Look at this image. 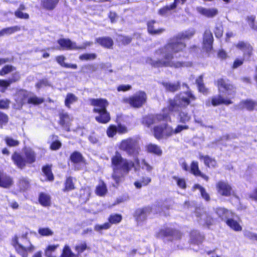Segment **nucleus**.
<instances>
[{
  "label": "nucleus",
  "mask_w": 257,
  "mask_h": 257,
  "mask_svg": "<svg viewBox=\"0 0 257 257\" xmlns=\"http://www.w3.org/2000/svg\"><path fill=\"white\" fill-rule=\"evenodd\" d=\"M73 253L69 246L67 245H65L63 249L62 254L60 257H72Z\"/></svg>",
  "instance_id": "50"
},
{
  "label": "nucleus",
  "mask_w": 257,
  "mask_h": 257,
  "mask_svg": "<svg viewBox=\"0 0 257 257\" xmlns=\"http://www.w3.org/2000/svg\"><path fill=\"white\" fill-rule=\"evenodd\" d=\"M10 104V101L7 99L0 100V109H8Z\"/></svg>",
  "instance_id": "61"
},
{
  "label": "nucleus",
  "mask_w": 257,
  "mask_h": 257,
  "mask_svg": "<svg viewBox=\"0 0 257 257\" xmlns=\"http://www.w3.org/2000/svg\"><path fill=\"white\" fill-rule=\"evenodd\" d=\"M235 47L243 52L245 57H249L251 55L252 48L249 44L240 41L235 45Z\"/></svg>",
  "instance_id": "16"
},
{
  "label": "nucleus",
  "mask_w": 257,
  "mask_h": 257,
  "mask_svg": "<svg viewBox=\"0 0 257 257\" xmlns=\"http://www.w3.org/2000/svg\"><path fill=\"white\" fill-rule=\"evenodd\" d=\"M119 148L128 155L133 156L138 154L140 150L138 141L133 138L122 140L119 144Z\"/></svg>",
  "instance_id": "10"
},
{
  "label": "nucleus",
  "mask_w": 257,
  "mask_h": 257,
  "mask_svg": "<svg viewBox=\"0 0 257 257\" xmlns=\"http://www.w3.org/2000/svg\"><path fill=\"white\" fill-rule=\"evenodd\" d=\"M13 184L12 179L9 176L0 171V187L8 188Z\"/></svg>",
  "instance_id": "19"
},
{
  "label": "nucleus",
  "mask_w": 257,
  "mask_h": 257,
  "mask_svg": "<svg viewBox=\"0 0 257 257\" xmlns=\"http://www.w3.org/2000/svg\"><path fill=\"white\" fill-rule=\"evenodd\" d=\"M147 150L149 152L160 155L162 154V150L159 146L154 144H149L147 146Z\"/></svg>",
  "instance_id": "40"
},
{
  "label": "nucleus",
  "mask_w": 257,
  "mask_h": 257,
  "mask_svg": "<svg viewBox=\"0 0 257 257\" xmlns=\"http://www.w3.org/2000/svg\"><path fill=\"white\" fill-rule=\"evenodd\" d=\"M8 116L7 114L0 112V124L3 125V124H6L8 121Z\"/></svg>",
  "instance_id": "63"
},
{
  "label": "nucleus",
  "mask_w": 257,
  "mask_h": 257,
  "mask_svg": "<svg viewBox=\"0 0 257 257\" xmlns=\"http://www.w3.org/2000/svg\"><path fill=\"white\" fill-rule=\"evenodd\" d=\"M240 222V220L233 213L232 216H230L226 221L227 225L235 231H240L242 230Z\"/></svg>",
  "instance_id": "12"
},
{
  "label": "nucleus",
  "mask_w": 257,
  "mask_h": 257,
  "mask_svg": "<svg viewBox=\"0 0 257 257\" xmlns=\"http://www.w3.org/2000/svg\"><path fill=\"white\" fill-rule=\"evenodd\" d=\"M77 97L72 93H68L67 94L65 100V104L68 107H70V105L74 102L77 101Z\"/></svg>",
  "instance_id": "39"
},
{
  "label": "nucleus",
  "mask_w": 257,
  "mask_h": 257,
  "mask_svg": "<svg viewBox=\"0 0 257 257\" xmlns=\"http://www.w3.org/2000/svg\"><path fill=\"white\" fill-rule=\"evenodd\" d=\"M172 236L175 238H180L181 237V233L178 230H174L170 228H166L165 229H161L157 234V236L159 238L163 237L165 236Z\"/></svg>",
  "instance_id": "14"
},
{
  "label": "nucleus",
  "mask_w": 257,
  "mask_h": 257,
  "mask_svg": "<svg viewBox=\"0 0 257 257\" xmlns=\"http://www.w3.org/2000/svg\"><path fill=\"white\" fill-rule=\"evenodd\" d=\"M179 119L180 122L185 123L190 120V116L187 113L181 111L179 113Z\"/></svg>",
  "instance_id": "45"
},
{
  "label": "nucleus",
  "mask_w": 257,
  "mask_h": 257,
  "mask_svg": "<svg viewBox=\"0 0 257 257\" xmlns=\"http://www.w3.org/2000/svg\"><path fill=\"white\" fill-rule=\"evenodd\" d=\"M29 92L21 90L17 92L15 95V100L19 107H21L24 104L28 103V98Z\"/></svg>",
  "instance_id": "15"
},
{
  "label": "nucleus",
  "mask_w": 257,
  "mask_h": 257,
  "mask_svg": "<svg viewBox=\"0 0 257 257\" xmlns=\"http://www.w3.org/2000/svg\"><path fill=\"white\" fill-rule=\"evenodd\" d=\"M214 34L217 38H220L223 34V27L221 25H217L214 30Z\"/></svg>",
  "instance_id": "58"
},
{
  "label": "nucleus",
  "mask_w": 257,
  "mask_h": 257,
  "mask_svg": "<svg viewBox=\"0 0 257 257\" xmlns=\"http://www.w3.org/2000/svg\"><path fill=\"white\" fill-rule=\"evenodd\" d=\"M111 164L113 168L112 177L116 183H119L133 167L136 169L134 163L123 158L118 152L112 157Z\"/></svg>",
  "instance_id": "4"
},
{
  "label": "nucleus",
  "mask_w": 257,
  "mask_h": 257,
  "mask_svg": "<svg viewBox=\"0 0 257 257\" xmlns=\"http://www.w3.org/2000/svg\"><path fill=\"white\" fill-rule=\"evenodd\" d=\"M15 15L16 17L20 19H28L29 18V16L28 14L23 13L20 10L16 11L15 13Z\"/></svg>",
  "instance_id": "60"
},
{
  "label": "nucleus",
  "mask_w": 257,
  "mask_h": 257,
  "mask_svg": "<svg viewBox=\"0 0 257 257\" xmlns=\"http://www.w3.org/2000/svg\"><path fill=\"white\" fill-rule=\"evenodd\" d=\"M122 219V216L119 214H114L110 216L109 222L111 224H116L120 222Z\"/></svg>",
  "instance_id": "47"
},
{
  "label": "nucleus",
  "mask_w": 257,
  "mask_h": 257,
  "mask_svg": "<svg viewBox=\"0 0 257 257\" xmlns=\"http://www.w3.org/2000/svg\"><path fill=\"white\" fill-rule=\"evenodd\" d=\"M21 78V75L19 72H15L12 75L11 78L9 79L10 84L14 83L20 80Z\"/></svg>",
  "instance_id": "55"
},
{
  "label": "nucleus",
  "mask_w": 257,
  "mask_h": 257,
  "mask_svg": "<svg viewBox=\"0 0 257 257\" xmlns=\"http://www.w3.org/2000/svg\"><path fill=\"white\" fill-rule=\"evenodd\" d=\"M216 190L218 194L223 196H229L232 192L231 186L226 182L219 181L216 185Z\"/></svg>",
  "instance_id": "11"
},
{
  "label": "nucleus",
  "mask_w": 257,
  "mask_h": 257,
  "mask_svg": "<svg viewBox=\"0 0 257 257\" xmlns=\"http://www.w3.org/2000/svg\"><path fill=\"white\" fill-rule=\"evenodd\" d=\"M59 0H42V7L47 10H53L57 5Z\"/></svg>",
  "instance_id": "26"
},
{
  "label": "nucleus",
  "mask_w": 257,
  "mask_h": 257,
  "mask_svg": "<svg viewBox=\"0 0 257 257\" xmlns=\"http://www.w3.org/2000/svg\"><path fill=\"white\" fill-rule=\"evenodd\" d=\"M87 248V245L85 243H81L77 245L75 249L76 251L78 253H81L86 250Z\"/></svg>",
  "instance_id": "59"
},
{
  "label": "nucleus",
  "mask_w": 257,
  "mask_h": 257,
  "mask_svg": "<svg viewBox=\"0 0 257 257\" xmlns=\"http://www.w3.org/2000/svg\"><path fill=\"white\" fill-rule=\"evenodd\" d=\"M58 43L60 46L58 49L62 50H77L78 46L75 42L68 39H60L58 40Z\"/></svg>",
  "instance_id": "13"
},
{
  "label": "nucleus",
  "mask_w": 257,
  "mask_h": 257,
  "mask_svg": "<svg viewBox=\"0 0 257 257\" xmlns=\"http://www.w3.org/2000/svg\"><path fill=\"white\" fill-rule=\"evenodd\" d=\"M147 96L144 91H139L130 97H123L122 102L134 108H139L146 102Z\"/></svg>",
  "instance_id": "9"
},
{
  "label": "nucleus",
  "mask_w": 257,
  "mask_h": 257,
  "mask_svg": "<svg viewBox=\"0 0 257 257\" xmlns=\"http://www.w3.org/2000/svg\"><path fill=\"white\" fill-rule=\"evenodd\" d=\"M12 243L16 251L21 257H28V252H32L36 248L30 239L27 237V234H23L20 237L15 236L12 239Z\"/></svg>",
  "instance_id": "5"
},
{
  "label": "nucleus",
  "mask_w": 257,
  "mask_h": 257,
  "mask_svg": "<svg viewBox=\"0 0 257 257\" xmlns=\"http://www.w3.org/2000/svg\"><path fill=\"white\" fill-rule=\"evenodd\" d=\"M188 128L189 126L187 125L179 124L173 129L172 127L165 123L154 127V136L157 139L167 138L173 134H179Z\"/></svg>",
  "instance_id": "7"
},
{
  "label": "nucleus",
  "mask_w": 257,
  "mask_h": 257,
  "mask_svg": "<svg viewBox=\"0 0 257 257\" xmlns=\"http://www.w3.org/2000/svg\"><path fill=\"white\" fill-rule=\"evenodd\" d=\"M255 18L254 16H250L247 18V20L250 27L257 31V24H254Z\"/></svg>",
  "instance_id": "54"
},
{
  "label": "nucleus",
  "mask_w": 257,
  "mask_h": 257,
  "mask_svg": "<svg viewBox=\"0 0 257 257\" xmlns=\"http://www.w3.org/2000/svg\"><path fill=\"white\" fill-rule=\"evenodd\" d=\"M175 8V5L167 6L161 8L159 11V14L162 16H166L170 14V11Z\"/></svg>",
  "instance_id": "35"
},
{
  "label": "nucleus",
  "mask_w": 257,
  "mask_h": 257,
  "mask_svg": "<svg viewBox=\"0 0 257 257\" xmlns=\"http://www.w3.org/2000/svg\"><path fill=\"white\" fill-rule=\"evenodd\" d=\"M199 91L203 94H206L208 92V89L205 87L203 83V76H200L196 80Z\"/></svg>",
  "instance_id": "37"
},
{
  "label": "nucleus",
  "mask_w": 257,
  "mask_h": 257,
  "mask_svg": "<svg viewBox=\"0 0 257 257\" xmlns=\"http://www.w3.org/2000/svg\"><path fill=\"white\" fill-rule=\"evenodd\" d=\"M151 181L150 178L146 177L142 178L140 181H136L134 185L137 188H141L143 186L147 185Z\"/></svg>",
  "instance_id": "42"
},
{
  "label": "nucleus",
  "mask_w": 257,
  "mask_h": 257,
  "mask_svg": "<svg viewBox=\"0 0 257 257\" xmlns=\"http://www.w3.org/2000/svg\"><path fill=\"white\" fill-rule=\"evenodd\" d=\"M219 94L214 96L211 99L212 104L215 106L220 104L229 105L232 103L231 99L235 94V89L233 86L228 81L219 79L217 81Z\"/></svg>",
  "instance_id": "3"
},
{
  "label": "nucleus",
  "mask_w": 257,
  "mask_h": 257,
  "mask_svg": "<svg viewBox=\"0 0 257 257\" xmlns=\"http://www.w3.org/2000/svg\"><path fill=\"white\" fill-rule=\"evenodd\" d=\"M151 211L149 207L140 208L136 211V216L138 221H143L146 219L147 215Z\"/></svg>",
  "instance_id": "21"
},
{
  "label": "nucleus",
  "mask_w": 257,
  "mask_h": 257,
  "mask_svg": "<svg viewBox=\"0 0 257 257\" xmlns=\"http://www.w3.org/2000/svg\"><path fill=\"white\" fill-rule=\"evenodd\" d=\"M39 234L41 236H50L54 234L53 231L49 227H40L38 230Z\"/></svg>",
  "instance_id": "32"
},
{
  "label": "nucleus",
  "mask_w": 257,
  "mask_h": 257,
  "mask_svg": "<svg viewBox=\"0 0 257 257\" xmlns=\"http://www.w3.org/2000/svg\"><path fill=\"white\" fill-rule=\"evenodd\" d=\"M16 70L15 67L12 65H5L0 70V75L4 76L10 72H13Z\"/></svg>",
  "instance_id": "44"
},
{
  "label": "nucleus",
  "mask_w": 257,
  "mask_h": 257,
  "mask_svg": "<svg viewBox=\"0 0 257 257\" xmlns=\"http://www.w3.org/2000/svg\"><path fill=\"white\" fill-rule=\"evenodd\" d=\"M190 236L191 241L194 243H201L203 239V236L196 230L192 231Z\"/></svg>",
  "instance_id": "30"
},
{
  "label": "nucleus",
  "mask_w": 257,
  "mask_h": 257,
  "mask_svg": "<svg viewBox=\"0 0 257 257\" xmlns=\"http://www.w3.org/2000/svg\"><path fill=\"white\" fill-rule=\"evenodd\" d=\"M90 103L94 106L93 112L98 114L95 116L96 121L102 123L108 122L110 120V116L106 109L108 105L107 100L102 98L91 99Z\"/></svg>",
  "instance_id": "6"
},
{
  "label": "nucleus",
  "mask_w": 257,
  "mask_h": 257,
  "mask_svg": "<svg viewBox=\"0 0 257 257\" xmlns=\"http://www.w3.org/2000/svg\"><path fill=\"white\" fill-rule=\"evenodd\" d=\"M110 227V224L108 222L105 223L101 225H96L94 227V230L97 231H100L103 229H107Z\"/></svg>",
  "instance_id": "56"
},
{
  "label": "nucleus",
  "mask_w": 257,
  "mask_h": 257,
  "mask_svg": "<svg viewBox=\"0 0 257 257\" xmlns=\"http://www.w3.org/2000/svg\"><path fill=\"white\" fill-rule=\"evenodd\" d=\"M43 172L47 177L48 180L50 181L53 180V175L51 172L50 167L48 166L44 167L43 168Z\"/></svg>",
  "instance_id": "48"
},
{
  "label": "nucleus",
  "mask_w": 257,
  "mask_h": 257,
  "mask_svg": "<svg viewBox=\"0 0 257 257\" xmlns=\"http://www.w3.org/2000/svg\"><path fill=\"white\" fill-rule=\"evenodd\" d=\"M190 172L195 176H199L204 178L206 180H207L208 177L202 174L199 170L198 164L197 162L193 161L191 165Z\"/></svg>",
  "instance_id": "28"
},
{
  "label": "nucleus",
  "mask_w": 257,
  "mask_h": 257,
  "mask_svg": "<svg viewBox=\"0 0 257 257\" xmlns=\"http://www.w3.org/2000/svg\"><path fill=\"white\" fill-rule=\"evenodd\" d=\"M195 31L193 30H189L179 34L176 40L168 44L162 50H159L157 54L162 53L163 59L161 60H151V64L156 67H171L180 68L185 66V63L175 61L173 54L182 50L185 47V44L181 41L182 39H189L193 36Z\"/></svg>",
  "instance_id": "1"
},
{
  "label": "nucleus",
  "mask_w": 257,
  "mask_h": 257,
  "mask_svg": "<svg viewBox=\"0 0 257 257\" xmlns=\"http://www.w3.org/2000/svg\"><path fill=\"white\" fill-rule=\"evenodd\" d=\"M19 184L22 189H25L28 186L29 182L26 179L22 178L20 179Z\"/></svg>",
  "instance_id": "62"
},
{
  "label": "nucleus",
  "mask_w": 257,
  "mask_h": 257,
  "mask_svg": "<svg viewBox=\"0 0 257 257\" xmlns=\"http://www.w3.org/2000/svg\"><path fill=\"white\" fill-rule=\"evenodd\" d=\"M198 158L200 160H203L205 165L209 168H214L217 166L216 160L208 156H203L199 154Z\"/></svg>",
  "instance_id": "24"
},
{
  "label": "nucleus",
  "mask_w": 257,
  "mask_h": 257,
  "mask_svg": "<svg viewBox=\"0 0 257 257\" xmlns=\"http://www.w3.org/2000/svg\"><path fill=\"white\" fill-rule=\"evenodd\" d=\"M117 133V126L115 125H110L107 128L106 133L109 137H113Z\"/></svg>",
  "instance_id": "53"
},
{
  "label": "nucleus",
  "mask_w": 257,
  "mask_h": 257,
  "mask_svg": "<svg viewBox=\"0 0 257 257\" xmlns=\"http://www.w3.org/2000/svg\"><path fill=\"white\" fill-rule=\"evenodd\" d=\"M74 189V185L73 183L72 179L70 177L67 179L65 183V187L64 191H70Z\"/></svg>",
  "instance_id": "51"
},
{
  "label": "nucleus",
  "mask_w": 257,
  "mask_h": 257,
  "mask_svg": "<svg viewBox=\"0 0 257 257\" xmlns=\"http://www.w3.org/2000/svg\"><path fill=\"white\" fill-rule=\"evenodd\" d=\"M65 57L63 56H59L56 58L57 62L62 67L66 68H71L73 69L77 68V65L76 64H68L65 63Z\"/></svg>",
  "instance_id": "31"
},
{
  "label": "nucleus",
  "mask_w": 257,
  "mask_h": 257,
  "mask_svg": "<svg viewBox=\"0 0 257 257\" xmlns=\"http://www.w3.org/2000/svg\"><path fill=\"white\" fill-rule=\"evenodd\" d=\"M213 41L212 33L208 31H205L203 38V46L206 51H209L211 50Z\"/></svg>",
  "instance_id": "18"
},
{
  "label": "nucleus",
  "mask_w": 257,
  "mask_h": 257,
  "mask_svg": "<svg viewBox=\"0 0 257 257\" xmlns=\"http://www.w3.org/2000/svg\"><path fill=\"white\" fill-rule=\"evenodd\" d=\"M47 86H50V84L47 79L42 80L36 84V87L39 89Z\"/></svg>",
  "instance_id": "64"
},
{
  "label": "nucleus",
  "mask_w": 257,
  "mask_h": 257,
  "mask_svg": "<svg viewBox=\"0 0 257 257\" xmlns=\"http://www.w3.org/2000/svg\"><path fill=\"white\" fill-rule=\"evenodd\" d=\"M72 120V118L67 113H62L60 114V124L64 126L68 125Z\"/></svg>",
  "instance_id": "36"
},
{
  "label": "nucleus",
  "mask_w": 257,
  "mask_h": 257,
  "mask_svg": "<svg viewBox=\"0 0 257 257\" xmlns=\"http://www.w3.org/2000/svg\"><path fill=\"white\" fill-rule=\"evenodd\" d=\"M7 145L10 147H15L19 144V142L10 137H6L5 139Z\"/></svg>",
  "instance_id": "52"
},
{
  "label": "nucleus",
  "mask_w": 257,
  "mask_h": 257,
  "mask_svg": "<svg viewBox=\"0 0 257 257\" xmlns=\"http://www.w3.org/2000/svg\"><path fill=\"white\" fill-rule=\"evenodd\" d=\"M215 212L222 220H225L226 221L230 216H232L233 215V213L231 211L224 208H217Z\"/></svg>",
  "instance_id": "23"
},
{
  "label": "nucleus",
  "mask_w": 257,
  "mask_h": 257,
  "mask_svg": "<svg viewBox=\"0 0 257 257\" xmlns=\"http://www.w3.org/2000/svg\"><path fill=\"white\" fill-rule=\"evenodd\" d=\"M194 189H198L201 194L202 197L206 200H209L210 197L208 194L206 192L205 190L200 185L196 184L194 186Z\"/></svg>",
  "instance_id": "46"
},
{
  "label": "nucleus",
  "mask_w": 257,
  "mask_h": 257,
  "mask_svg": "<svg viewBox=\"0 0 257 257\" xmlns=\"http://www.w3.org/2000/svg\"><path fill=\"white\" fill-rule=\"evenodd\" d=\"M173 178L175 180L177 185L179 187L182 189H184L186 188V182L184 179L180 178L177 177H174Z\"/></svg>",
  "instance_id": "57"
},
{
  "label": "nucleus",
  "mask_w": 257,
  "mask_h": 257,
  "mask_svg": "<svg viewBox=\"0 0 257 257\" xmlns=\"http://www.w3.org/2000/svg\"><path fill=\"white\" fill-rule=\"evenodd\" d=\"M24 156L17 153H15L12 156V159L14 163L19 168H24L26 164H32L36 161V155L35 152L30 148H26L24 150Z\"/></svg>",
  "instance_id": "8"
},
{
  "label": "nucleus",
  "mask_w": 257,
  "mask_h": 257,
  "mask_svg": "<svg viewBox=\"0 0 257 257\" xmlns=\"http://www.w3.org/2000/svg\"><path fill=\"white\" fill-rule=\"evenodd\" d=\"M95 43L106 48H111L113 44V42L112 39L107 37L96 38L95 40Z\"/></svg>",
  "instance_id": "22"
},
{
  "label": "nucleus",
  "mask_w": 257,
  "mask_h": 257,
  "mask_svg": "<svg viewBox=\"0 0 257 257\" xmlns=\"http://www.w3.org/2000/svg\"><path fill=\"white\" fill-rule=\"evenodd\" d=\"M163 85L166 89L170 91H175L179 88V83H163Z\"/></svg>",
  "instance_id": "43"
},
{
  "label": "nucleus",
  "mask_w": 257,
  "mask_h": 257,
  "mask_svg": "<svg viewBox=\"0 0 257 257\" xmlns=\"http://www.w3.org/2000/svg\"><path fill=\"white\" fill-rule=\"evenodd\" d=\"M39 201L41 205L44 207L50 206L51 203V198L50 196L45 193H41L39 196Z\"/></svg>",
  "instance_id": "27"
},
{
  "label": "nucleus",
  "mask_w": 257,
  "mask_h": 257,
  "mask_svg": "<svg viewBox=\"0 0 257 257\" xmlns=\"http://www.w3.org/2000/svg\"><path fill=\"white\" fill-rule=\"evenodd\" d=\"M96 58V55L94 53H85L79 56V59L81 60H93Z\"/></svg>",
  "instance_id": "49"
},
{
  "label": "nucleus",
  "mask_w": 257,
  "mask_h": 257,
  "mask_svg": "<svg viewBox=\"0 0 257 257\" xmlns=\"http://www.w3.org/2000/svg\"><path fill=\"white\" fill-rule=\"evenodd\" d=\"M237 107L239 109L246 108L248 110H257V101L251 100H242L238 104Z\"/></svg>",
  "instance_id": "17"
},
{
  "label": "nucleus",
  "mask_w": 257,
  "mask_h": 257,
  "mask_svg": "<svg viewBox=\"0 0 257 257\" xmlns=\"http://www.w3.org/2000/svg\"><path fill=\"white\" fill-rule=\"evenodd\" d=\"M44 100V98L38 97L36 95H31L29 93V97L28 98V103L37 105L43 103Z\"/></svg>",
  "instance_id": "33"
},
{
  "label": "nucleus",
  "mask_w": 257,
  "mask_h": 257,
  "mask_svg": "<svg viewBox=\"0 0 257 257\" xmlns=\"http://www.w3.org/2000/svg\"><path fill=\"white\" fill-rule=\"evenodd\" d=\"M70 159L74 163H84L82 155L78 152L73 153L70 156Z\"/></svg>",
  "instance_id": "41"
},
{
  "label": "nucleus",
  "mask_w": 257,
  "mask_h": 257,
  "mask_svg": "<svg viewBox=\"0 0 257 257\" xmlns=\"http://www.w3.org/2000/svg\"><path fill=\"white\" fill-rule=\"evenodd\" d=\"M156 21L151 20L148 23V32L152 35H159L165 31V29L163 28L155 29L154 24Z\"/></svg>",
  "instance_id": "25"
},
{
  "label": "nucleus",
  "mask_w": 257,
  "mask_h": 257,
  "mask_svg": "<svg viewBox=\"0 0 257 257\" xmlns=\"http://www.w3.org/2000/svg\"><path fill=\"white\" fill-rule=\"evenodd\" d=\"M59 244L49 245L45 250V254L47 257H55L52 253L59 247Z\"/></svg>",
  "instance_id": "38"
},
{
  "label": "nucleus",
  "mask_w": 257,
  "mask_h": 257,
  "mask_svg": "<svg viewBox=\"0 0 257 257\" xmlns=\"http://www.w3.org/2000/svg\"><path fill=\"white\" fill-rule=\"evenodd\" d=\"M107 192L105 184L102 181L99 182L96 188V193L99 196H103Z\"/></svg>",
  "instance_id": "34"
},
{
  "label": "nucleus",
  "mask_w": 257,
  "mask_h": 257,
  "mask_svg": "<svg viewBox=\"0 0 257 257\" xmlns=\"http://www.w3.org/2000/svg\"><path fill=\"white\" fill-rule=\"evenodd\" d=\"M195 99V96L190 92L180 93L174 99L169 101V106L163 109L162 114L146 116L144 118L143 123L150 126L161 121H171L170 113L179 112L181 108L186 107L191 101Z\"/></svg>",
  "instance_id": "2"
},
{
  "label": "nucleus",
  "mask_w": 257,
  "mask_h": 257,
  "mask_svg": "<svg viewBox=\"0 0 257 257\" xmlns=\"http://www.w3.org/2000/svg\"><path fill=\"white\" fill-rule=\"evenodd\" d=\"M20 30V28L18 26L4 28L0 31V37L11 35Z\"/></svg>",
  "instance_id": "29"
},
{
  "label": "nucleus",
  "mask_w": 257,
  "mask_h": 257,
  "mask_svg": "<svg viewBox=\"0 0 257 257\" xmlns=\"http://www.w3.org/2000/svg\"><path fill=\"white\" fill-rule=\"evenodd\" d=\"M197 11L200 14L207 17H213L218 14V10L216 8L200 7L197 8Z\"/></svg>",
  "instance_id": "20"
}]
</instances>
